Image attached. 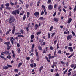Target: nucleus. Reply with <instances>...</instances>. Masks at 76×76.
I'll return each instance as SVG.
<instances>
[{
	"label": "nucleus",
	"instance_id": "nucleus-51",
	"mask_svg": "<svg viewBox=\"0 0 76 76\" xmlns=\"http://www.w3.org/2000/svg\"><path fill=\"white\" fill-rule=\"evenodd\" d=\"M67 69L64 72V74H66V73L67 72Z\"/></svg>",
	"mask_w": 76,
	"mask_h": 76
},
{
	"label": "nucleus",
	"instance_id": "nucleus-60",
	"mask_svg": "<svg viewBox=\"0 0 76 76\" xmlns=\"http://www.w3.org/2000/svg\"><path fill=\"white\" fill-rule=\"evenodd\" d=\"M10 33V32H9V31H7L6 33V35H8V34H9Z\"/></svg>",
	"mask_w": 76,
	"mask_h": 76
},
{
	"label": "nucleus",
	"instance_id": "nucleus-46",
	"mask_svg": "<svg viewBox=\"0 0 76 76\" xmlns=\"http://www.w3.org/2000/svg\"><path fill=\"white\" fill-rule=\"evenodd\" d=\"M17 45L18 47H20V45H19V44L18 43L17 44Z\"/></svg>",
	"mask_w": 76,
	"mask_h": 76
},
{
	"label": "nucleus",
	"instance_id": "nucleus-15",
	"mask_svg": "<svg viewBox=\"0 0 76 76\" xmlns=\"http://www.w3.org/2000/svg\"><path fill=\"white\" fill-rule=\"evenodd\" d=\"M22 63H19L18 65V68H19L20 67H21V66H22Z\"/></svg>",
	"mask_w": 76,
	"mask_h": 76
},
{
	"label": "nucleus",
	"instance_id": "nucleus-26",
	"mask_svg": "<svg viewBox=\"0 0 76 76\" xmlns=\"http://www.w3.org/2000/svg\"><path fill=\"white\" fill-rule=\"evenodd\" d=\"M42 7L43 9H45V6H44V5H42Z\"/></svg>",
	"mask_w": 76,
	"mask_h": 76
},
{
	"label": "nucleus",
	"instance_id": "nucleus-1",
	"mask_svg": "<svg viewBox=\"0 0 76 76\" xmlns=\"http://www.w3.org/2000/svg\"><path fill=\"white\" fill-rule=\"evenodd\" d=\"M35 52L36 56L37 57V60L38 61H39V57H38V52L37 51V49H35Z\"/></svg>",
	"mask_w": 76,
	"mask_h": 76
},
{
	"label": "nucleus",
	"instance_id": "nucleus-47",
	"mask_svg": "<svg viewBox=\"0 0 76 76\" xmlns=\"http://www.w3.org/2000/svg\"><path fill=\"white\" fill-rule=\"evenodd\" d=\"M63 11L64 12H65V13H66V10H65V9H64V8L63 9Z\"/></svg>",
	"mask_w": 76,
	"mask_h": 76
},
{
	"label": "nucleus",
	"instance_id": "nucleus-24",
	"mask_svg": "<svg viewBox=\"0 0 76 76\" xmlns=\"http://www.w3.org/2000/svg\"><path fill=\"white\" fill-rule=\"evenodd\" d=\"M51 0H48L47 1V3L48 4H50L51 2Z\"/></svg>",
	"mask_w": 76,
	"mask_h": 76
},
{
	"label": "nucleus",
	"instance_id": "nucleus-19",
	"mask_svg": "<svg viewBox=\"0 0 76 76\" xmlns=\"http://www.w3.org/2000/svg\"><path fill=\"white\" fill-rule=\"evenodd\" d=\"M2 8H4V6H3V4H2L1 5V6L0 7L1 10H2Z\"/></svg>",
	"mask_w": 76,
	"mask_h": 76
},
{
	"label": "nucleus",
	"instance_id": "nucleus-64",
	"mask_svg": "<svg viewBox=\"0 0 76 76\" xmlns=\"http://www.w3.org/2000/svg\"><path fill=\"white\" fill-rule=\"evenodd\" d=\"M58 70V69H55V72H57Z\"/></svg>",
	"mask_w": 76,
	"mask_h": 76
},
{
	"label": "nucleus",
	"instance_id": "nucleus-17",
	"mask_svg": "<svg viewBox=\"0 0 76 76\" xmlns=\"http://www.w3.org/2000/svg\"><path fill=\"white\" fill-rule=\"evenodd\" d=\"M7 49L8 50H10V46L9 45H7Z\"/></svg>",
	"mask_w": 76,
	"mask_h": 76
},
{
	"label": "nucleus",
	"instance_id": "nucleus-61",
	"mask_svg": "<svg viewBox=\"0 0 76 76\" xmlns=\"http://www.w3.org/2000/svg\"><path fill=\"white\" fill-rule=\"evenodd\" d=\"M56 76H59V74L58 73H57V74L55 75Z\"/></svg>",
	"mask_w": 76,
	"mask_h": 76
},
{
	"label": "nucleus",
	"instance_id": "nucleus-53",
	"mask_svg": "<svg viewBox=\"0 0 76 76\" xmlns=\"http://www.w3.org/2000/svg\"><path fill=\"white\" fill-rule=\"evenodd\" d=\"M48 38H50V34L48 33Z\"/></svg>",
	"mask_w": 76,
	"mask_h": 76
},
{
	"label": "nucleus",
	"instance_id": "nucleus-3",
	"mask_svg": "<svg viewBox=\"0 0 76 76\" xmlns=\"http://www.w3.org/2000/svg\"><path fill=\"white\" fill-rule=\"evenodd\" d=\"M53 8V6L52 5H49L48 6V9L49 10H52Z\"/></svg>",
	"mask_w": 76,
	"mask_h": 76
},
{
	"label": "nucleus",
	"instance_id": "nucleus-13",
	"mask_svg": "<svg viewBox=\"0 0 76 76\" xmlns=\"http://www.w3.org/2000/svg\"><path fill=\"white\" fill-rule=\"evenodd\" d=\"M10 5V3H7L5 4V6H6V7H9Z\"/></svg>",
	"mask_w": 76,
	"mask_h": 76
},
{
	"label": "nucleus",
	"instance_id": "nucleus-34",
	"mask_svg": "<svg viewBox=\"0 0 76 76\" xmlns=\"http://www.w3.org/2000/svg\"><path fill=\"white\" fill-rule=\"evenodd\" d=\"M10 41L11 43H12V45H13V40L12 39H10Z\"/></svg>",
	"mask_w": 76,
	"mask_h": 76
},
{
	"label": "nucleus",
	"instance_id": "nucleus-29",
	"mask_svg": "<svg viewBox=\"0 0 76 76\" xmlns=\"http://www.w3.org/2000/svg\"><path fill=\"white\" fill-rule=\"evenodd\" d=\"M41 34V31L38 32L37 33V35H38L39 34Z\"/></svg>",
	"mask_w": 76,
	"mask_h": 76
},
{
	"label": "nucleus",
	"instance_id": "nucleus-43",
	"mask_svg": "<svg viewBox=\"0 0 76 76\" xmlns=\"http://www.w3.org/2000/svg\"><path fill=\"white\" fill-rule=\"evenodd\" d=\"M7 66L8 67H12V66L11 65H9L8 64H7Z\"/></svg>",
	"mask_w": 76,
	"mask_h": 76
},
{
	"label": "nucleus",
	"instance_id": "nucleus-45",
	"mask_svg": "<svg viewBox=\"0 0 76 76\" xmlns=\"http://www.w3.org/2000/svg\"><path fill=\"white\" fill-rule=\"evenodd\" d=\"M18 53H20V49L19 48L18 49Z\"/></svg>",
	"mask_w": 76,
	"mask_h": 76
},
{
	"label": "nucleus",
	"instance_id": "nucleus-40",
	"mask_svg": "<svg viewBox=\"0 0 76 76\" xmlns=\"http://www.w3.org/2000/svg\"><path fill=\"white\" fill-rule=\"evenodd\" d=\"M19 1H20V2L22 3V4H23V2L21 0H19Z\"/></svg>",
	"mask_w": 76,
	"mask_h": 76
},
{
	"label": "nucleus",
	"instance_id": "nucleus-21",
	"mask_svg": "<svg viewBox=\"0 0 76 76\" xmlns=\"http://www.w3.org/2000/svg\"><path fill=\"white\" fill-rule=\"evenodd\" d=\"M39 19L40 20H44V17H41Z\"/></svg>",
	"mask_w": 76,
	"mask_h": 76
},
{
	"label": "nucleus",
	"instance_id": "nucleus-50",
	"mask_svg": "<svg viewBox=\"0 0 76 76\" xmlns=\"http://www.w3.org/2000/svg\"><path fill=\"white\" fill-rule=\"evenodd\" d=\"M35 46V44H33L32 45V48H34V46Z\"/></svg>",
	"mask_w": 76,
	"mask_h": 76
},
{
	"label": "nucleus",
	"instance_id": "nucleus-16",
	"mask_svg": "<svg viewBox=\"0 0 76 76\" xmlns=\"http://www.w3.org/2000/svg\"><path fill=\"white\" fill-rule=\"evenodd\" d=\"M7 58L8 59H10L11 58V56L10 55H8L7 56Z\"/></svg>",
	"mask_w": 76,
	"mask_h": 76
},
{
	"label": "nucleus",
	"instance_id": "nucleus-42",
	"mask_svg": "<svg viewBox=\"0 0 76 76\" xmlns=\"http://www.w3.org/2000/svg\"><path fill=\"white\" fill-rule=\"evenodd\" d=\"M30 66H31V67H34V64H30Z\"/></svg>",
	"mask_w": 76,
	"mask_h": 76
},
{
	"label": "nucleus",
	"instance_id": "nucleus-56",
	"mask_svg": "<svg viewBox=\"0 0 76 76\" xmlns=\"http://www.w3.org/2000/svg\"><path fill=\"white\" fill-rule=\"evenodd\" d=\"M45 44H46V43H45V42H43V44H42V45H45Z\"/></svg>",
	"mask_w": 76,
	"mask_h": 76
},
{
	"label": "nucleus",
	"instance_id": "nucleus-59",
	"mask_svg": "<svg viewBox=\"0 0 76 76\" xmlns=\"http://www.w3.org/2000/svg\"><path fill=\"white\" fill-rule=\"evenodd\" d=\"M57 7V4H56L54 6V9H56Z\"/></svg>",
	"mask_w": 76,
	"mask_h": 76
},
{
	"label": "nucleus",
	"instance_id": "nucleus-32",
	"mask_svg": "<svg viewBox=\"0 0 76 76\" xmlns=\"http://www.w3.org/2000/svg\"><path fill=\"white\" fill-rule=\"evenodd\" d=\"M10 24L11 25H12V26H14V22H12V23H10Z\"/></svg>",
	"mask_w": 76,
	"mask_h": 76
},
{
	"label": "nucleus",
	"instance_id": "nucleus-30",
	"mask_svg": "<svg viewBox=\"0 0 76 76\" xmlns=\"http://www.w3.org/2000/svg\"><path fill=\"white\" fill-rule=\"evenodd\" d=\"M10 4L12 6H14V3H13V2H10Z\"/></svg>",
	"mask_w": 76,
	"mask_h": 76
},
{
	"label": "nucleus",
	"instance_id": "nucleus-5",
	"mask_svg": "<svg viewBox=\"0 0 76 76\" xmlns=\"http://www.w3.org/2000/svg\"><path fill=\"white\" fill-rule=\"evenodd\" d=\"M72 36L71 35H68L67 38V40H69V39H71L72 38Z\"/></svg>",
	"mask_w": 76,
	"mask_h": 76
},
{
	"label": "nucleus",
	"instance_id": "nucleus-18",
	"mask_svg": "<svg viewBox=\"0 0 76 76\" xmlns=\"http://www.w3.org/2000/svg\"><path fill=\"white\" fill-rule=\"evenodd\" d=\"M43 69V66H42L40 67V68L39 69V71L40 72H41V70H42Z\"/></svg>",
	"mask_w": 76,
	"mask_h": 76
},
{
	"label": "nucleus",
	"instance_id": "nucleus-37",
	"mask_svg": "<svg viewBox=\"0 0 76 76\" xmlns=\"http://www.w3.org/2000/svg\"><path fill=\"white\" fill-rule=\"evenodd\" d=\"M59 46H58V44H57V50L59 48Z\"/></svg>",
	"mask_w": 76,
	"mask_h": 76
},
{
	"label": "nucleus",
	"instance_id": "nucleus-2",
	"mask_svg": "<svg viewBox=\"0 0 76 76\" xmlns=\"http://www.w3.org/2000/svg\"><path fill=\"white\" fill-rule=\"evenodd\" d=\"M4 53L7 55H10V54H11V53L10 52V50H9L8 51H5V52H4Z\"/></svg>",
	"mask_w": 76,
	"mask_h": 76
},
{
	"label": "nucleus",
	"instance_id": "nucleus-44",
	"mask_svg": "<svg viewBox=\"0 0 76 76\" xmlns=\"http://www.w3.org/2000/svg\"><path fill=\"white\" fill-rule=\"evenodd\" d=\"M44 11H42L41 14V15H44Z\"/></svg>",
	"mask_w": 76,
	"mask_h": 76
},
{
	"label": "nucleus",
	"instance_id": "nucleus-10",
	"mask_svg": "<svg viewBox=\"0 0 76 76\" xmlns=\"http://www.w3.org/2000/svg\"><path fill=\"white\" fill-rule=\"evenodd\" d=\"M68 49H69V50H70V51L71 52H72V51H73V49L71 47H69L68 48Z\"/></svg>",
	"mask_w": 76,
	"mask_h": 76
},
{
	"label": "nucleus",
	"instance_id": "nucleus-20",
	"mask_svg": "<svg viewBox=\"0 0 76 76\" xmlns=\"http://www.w3.org/2000/svg\"><path fill=\"white\" fill-rule=\"evenodd\" d=\"M53 20L55 22H58V19L57 18H54Z\"/></svg>",
	"mask_w": 76,
	"mask_h": 76
},
{
	"label": "nucleus",
	"instance_id": "nucleus-12",
	"mask_svg": "<svg viewBox=\"0 0 76 76\" xmlns=\"http://www.w3.org/2000/svg\"><path fill=\"white\" fill-rule=\"evenodd\" d=\"M71 21H72V18H69L68 20V21L67 22L68 23H70L71 22Z\"/></svg>",
	"mask_w": 76,
	"mask_h": 76
},
{
	"label": "nucleus",
	"instance_id": "nucleus-9",
	"mask_svg": "<svg viewBox=\"0 0 76 76\" xmlns=\"http://www.w3.org/2000/svg\"><path fill=\"white\" fill-rule=\"evenodd\" d=\"M12 8L11 7H6V9L7 10H11Z\"/></svg>",
	"mask_w": 76,
	"mask_h": 76
},
{
	"label": "nucleus",
	"instance_id": "nucleus-35",
	"mask_svg": "<svg viewBox=\"0 0 76 76\" xmlns=\"http://www.w3.org/2000/svg\"><path fill=\"white\" fill-rule=\"evenodd\" d=\"M61 64H63L64 65V64H66V63H65L64 62H63V61H61Z\"/></svg>",
	"mask_w": 76,
	"mask_h": 76
},
{
	"label": "nucleus",
	"instance_id": "nucleus-58",
	"mask_svg": "<svg viewBox=\"0 0 76 76\" xmlns=\"http://www.w3.org/2000/svg\"><path fill=\"white\" fill-rule=\"evenodd\" d=\"M15 30H12V34H14V33H15Z\"/></svg>",
	"mask_w": 76,
	"mask_h": 76
},
{
	"label": "nucleus",
	"instance_id": "nucleus-4",
	"mask_svg": "<svg viewBox=\"0 0 76 76\" xmlns=\"http://www.w3.org/2000/svg\"><path fill=\"white\" fill-rule=\"evenodd\" d=\"M13 19H14V17H11V18H10V20L8 21L9 23H12V20Z\"/></svg>",
	"mask_w": 76,
	"mask_h": 76
},
{
	"label": "nucleus",
	"instance_id": "nucleus-28",
	"mask_svg": "<svg viewBox=\"0 0 76 76\" xmlns=\"http://www.w3.org/2000/svg\"><path fill=\"white\" fill-rule=\"evenodd\" d=\"M75 64H72L71 65V67L72 68H73V67H75Z\"/></svg>",
	"mask_w": 76,
	"mask_h": 76
},
{
	"label": "nucleus",
	"instance_id": "nucleus-23",
	"mask_svg": "<svg viewBox=\"0 0 76 76\" xmlns=\"http://www.w3.org/2000/svg\"><path fill=\"white\" fill-rule=\"evenodd\" d=\"M4 44H5L7 45H10V42H5L4 43Z\"/></svg>",
	"mask_w": 76,
	"mask_h": 76
},
{
	"label": "nucleus",
	"instance_id": "nucleus-55",
	"mask_svg": "<svg viewBox=\"0 0 76 76\" xmlns=\"http://www.w3.org/2000/svg\"><path fill=\"white\" fill-rule=\"evenodd\" d=\"M23 31V30L21 29L20 31L21 33H22V34H23V31Z\"/></svg>",
	"mask_w": 76,
	"mask_h": 76
},
{
	"label": "nucleus",
	"instance_id": "nucleus-25",
	"mask_svg": "<svg viewBox=\"0 0 76 76\" xmlns=\"http://www.w3.org/2000/svg\"><path fill=\"white\" fill-rule=\"evenodd\" d=\"M34 35H31V39H33L34 38Z\"/></svg>",
	"mask_w": 76,
	"mask_h": 76
},
{
	"label": "nucleus",
	"instance_id": "nucleus-57",
	"mask_svg": "<svg viewBox=\"0 0 76 76\" xmlns=\"http://www.w3.org/2000/svg\"><path fill=\"white\" fill-rule=\"evenodd\" d=\"M15 35H19V33H17L15 34Z\"/></svg>",
	"mask_w": 76,
	"mask_h": 76
},
{
	"label": "nucleus",
	"instance_id": "nucleus-27",
	"mask_svg": "<svg viewBox=\"0 0 76 76\" xmlns=\"http://www.w3.org/2000/svg\"><path fill=\"white\" fill-rule=\"evenodd\" d=\"M34 70H35L34 69L32 70V73H32V75H34V74H35V72H34Z\"/></svg>",
	"mask_w": 76,
	"mask_h": 76
},
{
	"label": "nucleus",
	"instance_id": "nucleus-54",
	"mask_svg": "<svg viewBox=\"0 0 76 76\" xmlns=\"http://www.w3.org/2000/svg\"><path fill=\"white\" fill-rule=\"evenodd\" d=\"M30 59V57H29L26 58V59L27 60H29Z\"/></svg>",
	"mask_w": 76,
	"mask_h": 76
},
{
	"label": "nucleus",
	"instance_id": "nucleus-38",
	"mask_svg": "<svg viewBox=\"0 0 76 76\" xmlns=\"http://www.w3.org/2000/svg\"><path fill=\"white\" fill-rule=\"evenodd\" d=\"M50 50H53L54 48L53 47H52V46H51L50 47Z\"/></svg>",
	"mask_w": 76,
	"mask_h": 76
},
{
	"label": "nucleus",
	"instance_id": "nucleus-48",
	"mask_svg": "<svg viewBox=\"0 0 76 76\" xmlns=\"http://www.w3.org/2000/svg\"><path fill=\"white\" fill-rule=\"evenodd\" d=\"M54 35H55V33H53L52 34L51 36L52 37H53Z\"/></svg>",
	"mask_w": 76,
	"mask_h": 76
},
{
	"label": "nucleus",
	"instance_id": "nucleus-7",
	"mask_svg": "<svg viewBox=\"0 0 76 76\" xmlns=\"http://www.w3.org/2000/svg\"><path fill=\"white\" fill-rule=\"evenodd\" d=\"M29 25H30V23H29V24L28 25V26L26 28L27 31L28 32H29Z\"/></svg>",
	"mask_w": 76,
	"mask_h": 76
},
{
	"label": "nucleus",
	"instance_id": "nucleus-14",
	"mask_svg": "<svg viewBox=\"0 0 76 76\" xmlns=\"http://www.w3.org/2000/svg\"><path fill=\"white\" fill-rule=\"evenodd\" d=\"M9 68L8 66H3V69H4L5 70H6V69H7Z\"/></svg>",
	"mask_w": 76,
	"mask_h": 76
},
{
	"label": "nucleus",
	"instance_id": "nucleus-62",
	"mask_svg": "<svg viewBox=\"0 0 76 76\" xmlns=\"http://www.w3.org/2000/svg\"><path fill=\"white\" fill-rule=\"evenodd\" d=\"M71 75V72H70L68 74V76H70Z\"/></svg>",
	"mask_w": 76,
	"mask_h": 76
},
{
	"label": "nucleus",
	"instance_id": "nucleus-52",
	"mask_svg": "<svg viewBox=\"0 0 76 76\" xmlns=\"http://www.w3.org/2000/svg\"><path fill=\"white\" fill-rule=\"evenodd\" d=\"M72 33L73 34L74 36H75V33H74V32H73V31H72Z\"/></svg>",
	"mask_w": 76,
	"mask_h": 76
},
{
	"label": "nucleus",
	"instance_id": "nucleus-11",
	"mask_svg": "<svg viewBox=\"0 0 76 76\" xmlns=\"http://www.w3.org/2000/svg\"><path fill=\"white\" fill-rule=\"evenodd\" d=\"M12 13L13 15H16V10L13 11L12 12Z\"/></svg>",
	"mask_w": 76,
	"mask_h": 76
},
{
	"label": "nucleus",
	"instance_id": "nucleus-63",
	"mask_svg": "<svg viewBox=\"0 0 76 76\" xmlns=\"http://www.w3.org/2000/svg\"><path fill=\"white\" fill-rule=\"evenodd\" d=\"M76 68V64H75V66L73 68V69L75 70V69Z\"/></svg>",
	"mask_w": 76,
	"mask_h": 76
},
{
	"label": "nucleus",
	"instance_id": "nucleus-8",
	"mask_svg": "<svg viewBox=\"0 0 76 76\" xmlns=\"http://www.w3.org/2000/svg\"><path fill=\"white\" fill-rule=\"evenodd\" d=\"M38 25L37 24H35V26H34L35 30H36V29H37V28H38Z\"/></svg>",
	"mask_w": 76,
	"mask_h": 76
},
{
	"label": "nucleus",
	"instance_id": "nucleus-31",
	"mask_svg": "<svg viewBox=\"0 0 76 76\" xmlns=\"http://www.w3.org/2000/svg\"><path fill=\"white\" fill-rule=\"evenodd\" d=\"M38 48L39 50H42V48H41V47L40 46H39L38 47Z\"/></svg>",
	"mask_w": 76,
	"mask_h": 76
},
{
	"label": "nucleus",
	"instance_id": "nucleus-49",
	"mask_svg": "<svg viewBox=\"0 0 76 76\" xmlns=\"http://www.w3.org/2000/svg\"><path fill=\"white\" fill-rule=\"evenodd\" d=\"M56 12H55L53 15V16H56Z\"/></svg>",
	"mask_w": 76,
	"mask_h": 76
},
{
	"label": "nucleus",
	"instance_id": "nucleus-6",
	"mask_svg": "<svg viewBox=\"0 0 76 76\" xmlns=\"http://www.w3.org/2000/svg\"><path fill=\"white\" fill-rule=\"evenodd\" d=\"M34 15L35 16L37 17L38 15H39V13L38 12H36L35 13H34Z\"/></svg>",
	"mask_w": 76,
	"mask_h": 76
},
{
	"label": "nucleus",
	"instance_id": "nucleus-39",
	"mask_svg": "<svg viewBox=\"0 0 76 76\" xmlns=\"http://www.w3.org/2000/svg\"><path fill=\"white\" fill-rule=\"evenodd\" d=\"M26 8H28V7H29V4H28L26 5Z\"/></svg>",
	"mask_w": 76,
	"mask_h": 76
},
{
	"label": "nucleus",
	"instance_id": "nucleus-33",
	"mask_svg": "<svg viewBox=\"0 0 76 76\" xmlns=\"http://www.w3.org/2000/svg\"><path fill=\"white\" fill-rule=\"evenodd\" d=\"M25 19H26V15H24L23 18V20H24Z\"/></svg>",
	"mask_w": 76,
	"mask_h": 76
},
{
	"label": "nucleus",
	"instance_id": "nucleus-41",
	"mask_svg": "<svg viewBox=\"0 0 76 76\" xmlns=\"http://www.w3.org/2000/svg\"><path fill=\"white\" fill-rule=\"evenodd\" d=\"M23 13H24V11H23L22 13H20V16H22V15H23Z\"/></svg>",
	"mask_w": 76,
	"mask_h": 76
},
{
	"label": "nucleus",
	"instance_id": "nucleus-36",
	"mask_svg": "<svg viewBox=\"0 0 76 76\" xmlns=\"http://www.w3.org/2000/svg\"><path fill=\"white\" fill-rule=\"evenodd\" d=\"M0 57H1V58H4V59H5V58L2 56L1 55L0 56Z\"/></svg>",
	"mask_w": 76,
	"mask_h": 76
},
{
	"label": "nucleus",
	"instance_id": "nucleus-22",
	"mask_svg": "<svg viewBox=\"0 0 76 76\" xmlns=\"http://www.w3.org/2000/svg\"><path fill=\"white\" fill-rule=\"evenodd\" d=\"M16 13H17V14H19V11L18 10H16Z\"/></svg>",
	"mask_w": 76,
	"mask_h": 76
}]
</instances>
